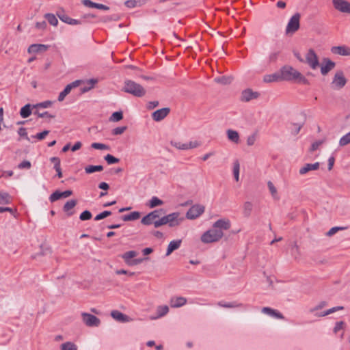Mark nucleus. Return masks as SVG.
Here are the masks:
<instances>
[{
    "mask_svg": "<svg viewBox=\"0 0 350 350\" xmlns=\"http://www.w3.org/2000/svg\"><path fill=\"white\" fill-rule=\"evenodd\" d=\"M48 49V46L44 44H31L29 47V53H38L40 51H45Z\"/></svg>",
    "mask_w": 350,
    "mask_h": 350,
    "instance_id": "b1692460",
    "label": "nucleus"
},
{
    "mask_svg": "<svg viewBox=\"0 0 350 350\" xmlns=\"http://www.w3.org/2000/svg\"><path fill=\"white\" fill-rule=\"evenodd\" d=\"M171 144L179 150L192 149L200 146V143L197 141L190 142L189 143H182L180 142L172 141Z\"/></svg>",
    "mask_w": 350,
    "mask_h": 350,
    "instance_id": "f8f14e48",
    "label": "nucleus"
},
{
    "mask_svg": "<svg viewBox=\"0 0 350 350\" xmlns=\"http://www.w3.org/2000/svg\"><path fill=\"white\" fill-rule=\"evenodd\" d=\"M10 202V197L7 193L0 192V204H8Z\"/></svg>",
    "mask_w": 350,
    "mask_h": 350,
    "instance_id": "37998d69",
    "label": "nucleus"
},
{
    "mask_svg": "<svg viewBox=\"0 0 350 350\" xmlns=\"http://www.w3.org/2000/svg\"><path fill=\"white\" fill-rule=\"evenodd\" d=\"M31 113V105L27 104L21 109L20 115L22 118H26Z\"/></svg>",
    "mask_w": 350,
    "mask_h": 350,
    "instance_id": "bb28decb",
    "label": "nucleus"
},
{
    "mask_svg": "<svg viewBox=\"0 0 350 350\" xmlns=\"http://www.w3.org/2000/svg\"><path fill=\"white\" fill-rule=\"evenodd\" d=\"M323 141H317V142H314V143H312V144L311 145V147H310V150L311 152H314L316 150H317L319 148V147L323 144Z\"/></svg>",
    "mask_w": 350,
    "mask_h": 350,
    "instance_id": "bf43d9fd",
    "label": "nucleus"
},
{
    "mask_svg": "<svg viewBox=\"0 0 350 350\" xmlns=\"http://www.w3.org/2000/svg\"><path fill=\"white\" fill-rule=\"evenodd\" d=\"M170 109L168 107L162 108L154 111L152 114V119L156 122L163 120L170 113Z\"/></svg>",
    "mask_w": 350,
    "mask_h": 350,
    "instance_id": "4468645a",
    "label": "nucleus"
},
{
    "mask_svg": "<svg viewBox=\"0 0 350 350\" xmlns=\"http://www.w3.org/2000/svg\"><path fill=\"white\" fill-rule=\"evenodd\" d=\"M83 323L88 327H98L100 324V320L96 316L87 313H81Z\"/></svg>",
    "mask_w": 350,
    "mask_h": 350,
    "instance_id": "39448f33",
    "label": "nucleus"
},
{
    "mask_svg": "<svg viewBox=\"0 0 350 350\" xmlns=\"http://www.w3.org/2000/svg\"><path fill=\"white\" fill-rule=\"evenodd\" d=\"M96 16L94 14H90V13H88V14H83L82 16H81V21L83 22L85 21H90V19L92 18H95Z\"/></svg>",
    "mask_w": 350,
    "mask_h": 350,
    "instance_id": "052dcab7",
    "label": "nucleus"
},
{
    "mask_svg": "<svg viewBox=\"0 0 350 350\" xmlns=\"http://www.w3.org/2000/svg\"><path fill=\"white\" fill-rule=\"evenodd\" d=\"M224 236L223 231L215 229L213 227L211 229L206 231L201 236V241L204 243H211L219 241Z\"/></svg>",
    "mask_w": 350,
    "mask_h": 350,
    "instance_id": "f03ea898",
    "label": "nucleus"
},
{
    "mask_svg": "<svg viewBox=\"0 0 350 350\" xmlns=\"http://www.w3.org/2000/svg\"><path fill=\"white\" fill-rule=\"evenodd\" d=\"M125 5L130 8H135L137 5V1L135 0H129L125 2Z\"/></svg>",
    "mask_w": 350,
    "mask_h": 350,
    "instance_id": "774afa93",
    "label": "nucleus"
},
{
    "mask_svg": "<svg viewBox=\"0 0 350 350\" xmlns=\"http://www.w3.org/2000/svg\"><path fill=\"white\" fill-rule=\"evenodd\" d=\"M239 169H240L239 163L237 160L234 162V165H233V174H234V176L236 181H239Z\"/></svg>",
    "mask_w": 350,
    "mask_h": 350,
    "instance_id": "4c0bfd02",
    "label": "nucleus"
},
{
    "mask_svg": "<svg viewBox=\"0 0 350 350\" xmlns=\"http://www.w3.org/2000/svg\"><path fill=\"white\" fill-rule=\"evenodd\" d=\"M77 204V200H71L68 201L64 206L63 210L64 211L68 213L71 209H72Z\"/></svg>",
    "mask_w": 350,
    "mask_h": 350,
    "instance_id": "72a5a7b5",
    "label": "nucleus"
},
{
    "mask_svg": "<svg viewBox=\"0 0 350 350\" xmlns=\"http://www.w3.org/2000/svg\"><path fill=\"white\" fill-rule=\"evenodd\" d=\"M260 94L257 92H253L251 89H247L243 91L241 94V100L248 102L252 99L258 98Z\"/></svg>",
    "mask_w": 350,
    "mask_h": 350,
    "instance_id": "f3484780",
    "label": "nucleus"
},
{
    "mask_svg": "<svg viewBox=\"0 0 350 350\" xmlns=\"http://www.w3.org/2000/svg\"><path fill=\"white\" fill-rule=\"evenodd\" d=\"M228 138L230 141L238 144L239 142V135L237 131L228 129L227 131Z\"/></svg>",
    "mask_w": 350,
    "mask_h": 350,
    "instance_id": "a878e982",
    "label": "nucleus"
},
{
    "mask_svg": "<svg viewBox=\"0 0 350 350\" xmlns=\"http://www.w3.org/2000/svg\"><path fill=\"white\" fill-rule=\"evenodd\" d=\"M213 227L215 229H218L222 231V230H229L231 227V223L229 219L228 218H223L218 219L216 221L213 225Z\"/></svg>",
    "mask_w": 350,
    "mask_h": 350,
    "instance_id": "2eb2a0df",
    "label": "nucleus"
},
{
    "mask_svg": "<svg viewBox=\"0 0 350 350\" xmlns=\"http://www.w3.org/2000/svg\"><path fill=\"white\" fill-rule=\"evenodd\" d=\"M334 8L342 13L350 14V3L346 0H332Z\"/></svg>",
    "mask_w": 350,
    "mask_h": 350,
    "instance_id": "1a4fd4ad",
    "label": "nucleus"
},
{
    "mask_svg": "<svg viewBox=\"0 0 350 350\" xmlns=\"http://www.w3.org/2000/svg\"><path fill=\"white\" fill-rule=\"evenodd\" d=\"M253 205L250 202H246L243 204V213L245 216H249L252 210Z\"/></svg>",
    "mask_w": 350,
    "mask_h": 350,
    "instance_id": "ea45409f",
    "label": "nucleus"
},
{
    "mask_svg": "<svg viewBox=\"0 0 350 350\" xmlns=\"http://www.w3.org/2000/svg\"><path fill=\"white\" fill-rule=\"evenodd\" d=\"M111 315L114 319L120 322H126L129 321L128 316L118 310L111 311Z\"/></svg>",
    "mask_w": 350,
    "mask_h": 350,
    "instance_id": "5701e85b",
    "label": "nucleus"
},
{
    "mask_svg": "<svg viewBox=\"0 0 350 350\" xmlns=\"http://www.w3.org/2000/svg\"><path fill=\"white\" fill-rule=\"evenodd\" d=\"M170 303L172 308H178L184 306L187 299L183 297H174L171 298Z\"/></svg>",
    "mask_w": 350,
    "mask_h": 350,
    "instance_id": "6ab92c4d",
    "label": "nucleus"
},
{
    "mask_svg": "<svg viewBox=\"0 0 350 350\" xmlns=\"http://www.w3.org/2000/svg\"><path fill=\"white\" fill-rule=\"evenodd\" d=\"M31 163L28 161H23L18 165L20 169H29L31 167Z\"/></svg>",
    "mask_w": 350,
    "mask_h": 350,
    "instance_id": "69168bd1",
    "label": "nucleus"
},
{
    "mask_svg": "<svg viewBox=\"0 0 350 350\" xmlns=\"http://www.w3.org/2000/svg\"><path fill=\"white\" fill-rule=\"evenodd\" d=\"M45 18L51 25L56 26L58 23L57 18L53 14H46Z\"/></svg>",
    "mask_w": 350,
    "mask_h": 350,
    "instance_id": "58836bf2",
    "label": "nucleus"
},
{
    "mask_svg": "<svg viewBox=\"0 0 350 350\" xmlns=\"http://www.w3.org/2000/svg\"><path fill=\"white\" fill-rule=\"evenodd\" d=\"M126 129L127 127L125 126L116 127L112 130V134L114 135H121L126 130Z\"/></svg>",
    "mask_w": 350,
    "mask_h": 350,
    "instance_id": "8fccbe9b",
    "label": "nucleus"
},
{
    "mask_svg": "<svg viewBox=\"0 0 350 350\" xmlns=\"http://www.w3.org/2000/svg\"><path fill=\"white\" fill-rule=\"evenodd\" d=\"M306 62L313 70H315L319 66L318 56L313 49H310L308 51L306 55Z\"/></svg>",
    "mask_w": 350,
    "mask_h": 350,
    "instance_id": "0eeeda50",
    "label": "nucleus"
},
{
    "mask_svg": "<svg viewBox=\"0 0 350 350\" xmlns=\"http://www.w3.org/2000/svg\"><path fill=\"white\" fill-rule=\"evenodd\" d=\"M169 312V308L167 306H159L157 308V318L162 317L167 314Z\"/></svg>",
    "mask_w": 350,
    "mask_h": 350,
    "instance_id": "473e14b6",
    "label": "nucleus"
},
{
    "mask_svg": "<svg viewBox=\"0 0 350 350\" xmlns=\"http://www.w3.org/2000/svg\"><path fill=\"white\" fill-rule=\"evenodd\" d=\"M78 347L72 342H66L60 345V350H77Z\"/></svg>",
    "mask_w": 350,
    "mask_h": 350,
    "instance_id": "cd10ccee",
    "label": "nucleus"
},
{
    "mask_svg": "<svg viewBox=\"0 0 350 350\" xmlns=\"http://www.w3.org/2000/svg\"><path fill=\"white\" fill-rule=\"evenodd\" d=\"M49 133V131L45 130L41 133H37L35 137L38 139V140H42L44 139L46 136Z\"/></svg>",
    "mask_w": 350,
    "mask_h": 350,
    "instance_id": "4d7b16f0",
    "label": "nucleus"
},
{
    "mask_svg": "<svg viewBox=\"0 0 350 350\" xmlns=\"http://www.w3.org/2000/svg\"><path fill=\"white\" fill-rule=\"evenodd\" d=\"M52 105V102L50 100H46L42 103H40L36 105H34V107H42V108H47L51 107Z\"/></svg>",
    "mask_w": 350,
    "mask_h": 350,
    "instance_id": "5fc2aeb1",
    "label": "nucleus"
},
{
    "mask_svg": "<svg viewBox=\"0 0 350 350\" xmlns=\"http://www.w3.org/2000/svg\"><path fill=\"white\" fill-rule=\"evenodd\" d=\"M343 308H344L342 306L334 307V308H330L325 312H321L319 314H317L316 316L319 317H323L329 315V314H330L334 312H336L338 310H343Z\"/></svg>",
    "mask_w": 350,
    "mask_h": 350,
    "instance_id": "7c9ffc66",
    "label": "nucleus"
},
{
    "mask_svg": "<svg viewBox=\"0 0 350 350\" xmlns=\"http://www.w3.org/2000/svg\"><path fill=\"white\" fill-rule=\"evenodd\" d=\"M218 305L219 306H221L224 308H234V307H239L241 306V304H237L235 303L223 304L222 302H219Z\"/></svg>",
    "mask_w": 350,
    "mask_h": 350,
    "instance_id": "6e6d98bb",
    "label": "nucleus"
},
{
    "mask_svg": "<svg viewBox=\"0 0 350 350\" xmlns=\"http://www.w3.org/2000/svg\"><path fill=\"white\" fill-rule=\"evenodd\" d=\"M345 327V323L343 321H338L336 323V325L334 328V332L337 333L340 329H342Z\"/></svg>",
    "mask_w": 350,
    "mask_h": 350,
    "instance_id": "13d9d810",
    "label": "nucleus"
},
{
    "mask_svg": "<svg viewBox=\"0 0 350 350\" xmlns=\"http://www.w3.org/2000/svg\"><path fill=\"white\" fill-rule=\"evenodd\" d=\"M262 312L265 314H269L270 316H272V313H275V310L269 308V307H264L262 309Z\"/></svg>",
    "mask_w": 350,
    "mask_h": 350,
    "instance_id": "338daca9",
    "label": "nucleus"
},
{
    "mask_svg": "<svg viewBox=\"0 0 350 350\" xmlns=\"http://www.w3.org/2000/svg\"><path fill=\"white\" fill-rule=\"evenodd\" d=\"M168 224V221L167 219L166 215L163 216L161 219L157 221V222L154 223V227L159 228L161 226Z\"/></svg>",
    "mask_w": 350,
    "mask_h": 350,
    "instance_id": "49530a36",
    "label": "nucleus"
},
{
    "mask_svg": "<svg viewBox=\"0 0 350 350\" xmlns=\"http://www.w3.org/2000/svg\"><path fill=\"white\" fill-rule=\"evenodd\" d=\"M267 186H268V188L269 189V191L270 193H271L272 196L274 198H278V192H277V189L275 187L274 185L273 184V183L271 181H269L267 183Z\"/></svg>",
    "mask_w": 350,
    "mask_h": 350,
    "instance_id": "79ce46f5",
    "label": "nucleus"
},
{
    "mask_svg": "<svg viewBox=\"0 0 350 350\" xmlns=\"http://www.w3.org/2000/svg\"><path fill=\"white\" fill-rule=\"evenodd\" d=\"M39 118H54L55 117V115L50 114L48 111H44L42 113L36 111L34 112Z\"/></svg>",
    "mask_w": 350,
    "mask_h": 350,
    "instance_id": "09e8293b",
    "label": "nucleus"
},
{
    "mask_svg": "<svg viewBox=\"0 0 350 350\" xmlns=\"http://www.w3.org/2000/svg\"><path fill=\"white\" fill-rule=\"evenodd\" d=\"M304 123H292L291 132L293 135H297L302 128Z\"/></svg>",
    "mask_w": 350,
    "mask_h": 350,
    "instance_id": "a19ab883",
    "label": "nucleus"
},
{
    "mask_svg": "<svg viewBox=\"0 0 350 350\" xmlns=\"http://www.w3.org/2000/svg\"><path fill=\"white\" fill-rule=\"evenodd\" d=\"M182 241L180 239L179 240H175L172 241L170 242L167 252H166V256H170L174 250L178 249L181 245Z\"/></svg>",
    "mask_w": 350,
    "mask_h": 350,
    "instance_id": "412c9836",
    "label": "nucleus"
},
{
    "mask_svg": "<svg viewBox=\"0 0 350 350\" xmlns=\"http://www.w3.org/2000/svg\"><path fill=\"white\" fill-rule=\"evenodd\" d=\"M332 53L343 56L350 55V48L346 46H333L331 49Z\"/></svg>",
    "mask_w": 350,
    "mask_h": 350,
    "instance_id": "a211bd4d",
    "label": "nucleus"
},
{
    "mask_svg": "<svg viewBox=\"0 0 350 350\" xmlns=\"http://www.w3.org/2000/svg\"><path fill=\"white\" fill-rule=\"evenodd\" d=\"M327 305L326 301H321L318 305H317L314 308L310 310V312H314L316 310H321L323 308Z\"/></svg>",
    "mask_w": 350,
    "mask_h": 350,
    "instance_id": "e2e57ef3",
    "label": "nucleus"
},
{
    "mask_svg": "<svg viewBox=\"0 0 350 350\" xmlns=\"http://www.w3.org/2000/svg\"><path fill=\"white\" fill-rule=\"evenodd\" d=\"M81 80H76L71 83L67 85L64 90L61 92L58 96V101L62 102L64 100L65 97L70 92L72 89L79 86L82 83Z\"/></svg>",
    "mask_w": 350,
    "mask_h": 350,
    "instance_id": "9b49d317",
    "label": "nucleus"
},
{
    "mask_svg": "<svg viewBox=\"0 0 350 350\" xmlns=\"http://www.w3.org/2000/svg\"><path fill=\"white\" fill-rule=\"evenodd\" d=\"M350 144V131L342 136L339 140V145L340 146H345Z\"/></svg>",
    "mask_w": 350,
    "mask_h": 350,
    "instance_id": "c9c22d12",
    "label": "nucleus"
},
{
    "mask_svg": "<svg viewBox=\"0 0 350 350\" xmlns=\"http://www.w3.org/2000/svg\"><path fill=\"white\" fill-rule=\"evenodd\" d=\"M105 160L107 161V163L108 164H113V163H117L120 161L119 159L113 157V155L111 154H107L105 157Z\"/></svg>",
    "mask_w": 350,
    "mask_h": 350,
    "instance_id": "c03bdc74",
    "label": "nucleus"
},
{
    "mask_svg": "<svg viewBox=\"0 0 350 350\" xmlns=\"http://www.w3.org/2000/svg\"><path fill=\"white\" fill-rule=\"evenodd\" d=\"M344 229H345V228H344V227H333L327 232L326 234L328 237H332L334 234H336L338 231L342 230Z\"/></svg>",
    "mask_w": 350,
    "mask_h": 350,
    "instance_id": "864d4df0",
    "label": "nucleus"
},
{
    "mask_svg": "<svg viewBox=\"0 0 350 350\" xmlns=\"http://www.w3.org/2000/svg\"><path fill=\"white\" fill-rule=\"evenodd\" d=\"M140 217V213L137 211H134L130 214L125 215L123 216L124 221H133L138 219Z\"/></svg>",
    "mask_w": 350,
    "mask_h": 350,
    "instance_id": "c85d7f7f",
    "label": "nucleus"
},
{
    "mask_svg": "<svg viewBox=\"0 0 350 350\" xmlns=\"http://www.w3.org/2000/svg\"><path fill=\"white\" fill-rule=\"evenodd\" d=\"M103 170L102 165H88L85 167V172L87 174H92L95 172H100Z\"/></svg>",
    "mask_w": 350,
    "mask_h": 350,
    "instance_id": "2f4dec72",
    "label": "nucleus"
},
{
    "mask_svg": "<svg viewBox=\"0 0 350 350\" xmlns=\"http://www.w3.org/2000/svg\"><path fill=\"white\" fill-rule=\"evenodd\" d=\"M232 77H227V76H221L215 79V81L217 83H221L224 85L229 84L232 82Z\"/></svg>",
    "mask_w": 350,
    "mask_h": 350,
    "instance_id": "c756f323",
    "label": "nucleus"
},
{
    "mask_svg": "<svg viewBox=\"0 0 350 350\" xmlns=\"http://www.w3.org/2000/svg\"><path fill=\"white\" fill-rule=\"evenodd\" d=\"M319 167V163L316 162L314 163L306 164L303 167L299 170V174L303 175L311 170H317Z\"/></svg>",
    "mask_w": 350,
    "mask_h": 350,
    "instance_id": "4be33fe9",
    "label": "nucleus"
},
{
    "mask_svg": "<svg viewBox=\"0 0 350 350\" xmlns=\"http://www.w3.org/2000/svg\"><path fill=\"white\" fill-rule=\"evenodd\" d=\"M166 217L170 227L177 226L184 220L183 217H180V213L178 212L170 213L166 215Z\"/></svg>",
    "mask_w": 350,
    "mask_h": 350,
    "instance_id": "ddd939ff",
    "label": "nucleus"
},
{
    "mask_svg": "<svg viewBox=\"0 0 350 350\" xmlns=\"http://www.w3.org/2000/svg\"><path fill=\"white\" fill-rule=\"evenodd\" d=\"M111 215V211H103L101 213L97 215L95 217L94 219L96 221H98V220L103 219H104V218H105V217H108V216H109Z\"/></svg>",
    "mask_w": 350,
    "mask_h": 350,
    "instance_id": "de8ad7c7",
    "label": "nucleus"
},
{
    "mask_svg": "<svg viewBox=\"0 0 350 350\" xmlns=\"http://www.w3.org/2000/svg\"><path fill=\"white\" fill-rule=\"evenodd\" d=\"M282 81L280 72H275L270 75H266L263 77L265 83H273Z\"/></svg>",
    "mask_w": 350,
    "mask_h": 350,
    "instance_id": "aec40b11",
    "label": "nucleus"
},
{
    "mask_svg": "<svg viewBox=\"0 0 350 350\" xmlns=\"http://www.w3.org/2000/svg\"><path fill=\"white\" fill-rule=\"evenodd\" d=\"M346 83L347 79H345L343 72L342 71H338L335 74L332 84L334 88L341 89L345 85Z\"/></svg>",
    "mask_w": 350,
    "mask_h": 350,
    "instance_id": "9d476101",
    "label": "nucleus"
},
{
    "mask_svg": "<svg viewBox=\"0 0 350 350\" xmlns=\"http://www.w3.org/2000/svg\"><path fill=\"white\" fill-rule=\"evenodd\" d=\"M124 83V91L125 92L137 97H142L145 95L146 90L140 84L131 80H127Z\"/></svg>",
    "mask_w": 350,
    "mask_h": 350,
    "instance_id": "7ed1b4c3",
    "label": "nucleus"
},
{
    "mask_svg": "<svg viewBox=\"0 0 350 350\" xmlns=\"http://www.w3.org/2000/svg\"><path fill=\"white\" fill-rule=\"evenodd\" d=\"M300 18L301 15L299 13H295L289 20L286 28V34H293L296 32L300 27Z\"/></svg>",
    "mask_w": 350,
    "mask_h": 350,
    "instance_id": "20e7f679",
    "label": "nucleus"
},
{
    "mask_svg": "<svg viewBox=\"0 0 350 350\" xmlns=\"http://www.w3.org/2000/svg\"><path fill=\"white\" fill-rule=\"evenodd\" d=\"M163 204V202L159 199L157 197H152L149 201L150 208H154L157 206H161Z\"/></svg>",
    "mask_w": 350,
    "mask_h": 350,
    "instance_id": "f704fd0d",
    "label": "nucleus"
},
{
    "mask_svg": "<svg viewBox=\"0 0 350 350\" xmlns=\"http://www.w3.org/2000/svg\"><path fill=\"white\" fill-rule=\"evenodd\" d=\"M205 210V207L200 204L192 206L187 212L186 217L189 219H195L200 216Z\"/></svg>",
    "mask_w": 350,
    "mask_h": 350,
    "instance_id": "423d86ee",
    "label": "nucleus"
},
{
    "mask_svg": "<svg viewBox=\"0 0 350 350\" xmlns=\"http://www.w3.org/2000/svg\"><path fill=\"white\" fill-rule=\"evenodd\" d=\"M60 198H62L61 191H55V192H53L49 198L51 202H52L57 201V200H59Z\"/></svg>",
    "mask_w": 350,
    "mask_h": 350,
    "instance_id": "3c124183",
    "label": "nucleus"
},
{
    "mask_svg": "<svg viewBox=\"0 0 350 350\" xmlns=\"http://www.w3.org/2000/svg\"><path fill=\"white\" fill-rule=\"evenodd\" d=\"M137 253L135 251H129L125 252L122 256V258L124 260L125 262L128 265H131V262H132L131 258H135L137 256Z\"/></svg>",
    "mask_w": 350,
    "mask_h": 350,
    "instance_id": "393cba45",
    "label": "nucleus"
},
{
    "mask_svg": "<svg viewBox=\"0 0 350 350\" xmlns=\"http://www.w3.org/2000/svg\"><path fill=\"white\" fill-rule=\"evenodd\" d=\"M18 133L21 137H25L27 140H29V139L27 136V130L25 128H23V127L20 128L18 131Z\"/></svg>",
    "mask_w": 350,
    "mask_h": 350,
    "instance_id": "0e129e2a",
    "label": "nucleus"
},
{
    "mask_svg": "<svg viewBox=\"0 0 350 350\" xmlns=\"http://www.w3.org/2000/svg\"><path fill=\"white\" fill-rule=\"evenodd\" d=\"M282 81H297L304 84L308 83V80L297 70L291 66H284L280 70Z\"/></svg>",
    "mask_w": 350,
    "mask_h": 350,
    "instance_id": "f257e3e1",
    "label": "nucleus"
},
{
    "mask_svg": "<svg viewBox=\"0 0 350 350\" xmlns=\"http://www.w3.org/2000/svg\"><path fill=\"white\" fill-rule=\"evenodd\" d=\"M79 218L82 221L88 220L92 218V213L89 211H85L80 215Z\"/></svg>",
    "mask_w": 350,
    "mask_h": 350,
    "instance_id": "603ef678",
    "label": "nucleus"
},
{
    "mask_svg": "<svg viewBox=\"0 0 350 350\" xmlns=\"http://www.w3.org/2000/svg\"><path fill=\"white\" fill-rule=\"evenodd\" d=\"M162 209L155 210L149 213L148 215H146L142 219V224L146 226L151 224L154 225V223L157 222V219L159 218Z\"/></svg>",
    "mask_w": 350,
    "mask_h": 350,
    "instance_id": "6e6552de",
    "label": "nucleus"
},
{
    "mask_svg": "<svg viewBox=\"0 0 350 350\" xmlns=\"http://www.w3.org/2000/svg\"><path fill=\"white\" fill-rule=\"evenodd\" d=\"M92 148L98 149V150H108L109 146L107 145H105L104 144L100 143H92L91 145Z\"/></svg>",
    "mask_w": 350,
    "mask_h": 350,
    "instance_id": "a18cd8bd",
    "label": "nucleus"
},
{
    "mask_svg": "<svg viewBox=\"0 0 350 350\" xmlns=\"http://www.w3.org/2000/svg\"><path fill=\"white\" fill-rule=\"evenodd\" d=\"M123 118V114L122 111H116L112 113L109 118V120L111 122H118Z\"/></svg>",
    "mask_w": 350,
    "mask_h": 350,
    "instance_id": "e433bc0d",
    "label": "nucleus"
},
{
    "mask_svg": "<svg viewBox=\"0 0 350 350\" xmlns=\"http://www.w3.org/2000/svg\"><path fill=\"white\" fill-rule=\"evenodd\" d=\"M82 3L88 8H95L96 3L92 2L90 0H82Z\"/></svg>",
    "mask_w": 350,
    "mask_h": 350,
    "instance_id": "680f3d73",
    "label": "nucleus"
},
{
    "mask_svg": "<svg viewBox=\"0 0 350 350\" xmlns=\"http://www.w3.org/2000/svg\"><path fill=\"white\" fill-rule=\"evenodd\" d=\"M335 67V63L328 58L323 59V64L321 66V72L323 75H326L330 70Z\"/></svg>",
    "mask_w": 350,
    "mask_h": 350,
    "instance_id": "dca6fc26",
    "label": "nucleus"
}]
</instances>
